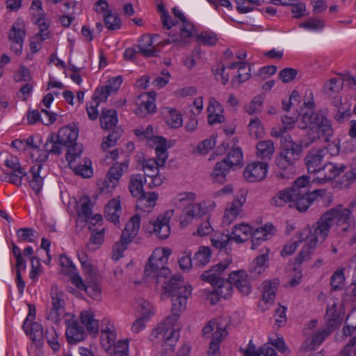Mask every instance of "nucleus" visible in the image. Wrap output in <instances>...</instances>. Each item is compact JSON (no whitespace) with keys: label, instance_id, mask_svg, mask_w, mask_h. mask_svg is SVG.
<instances>
[{"label":"nucleus","instance_id":"nucleus-18","mask_svg":"<svg viewBox=\"0 0 356 356\" xmlns=\"http://www.w3.org/2000/svg\"><path fill=\"white\" fill-rule=\"evenodd\" d=\"M309 232L311 233V235L309 236H307V238L309 241L308 243L302 247L300 252L296 259V263L297 264H301L304 261L308 260L316 248L317 243L318 241H321L320 235L316 234L314 230L312 232L311 231Z\"/></svg>","mask_w":356,"mask_h":356},{"label":"nucleus","instance_id":"nucleus-20","mask_svg":"<svg viewBox=\"0 0 356 356\" xmlns=\"http://www.w3.org/2000/svg\"><path fill=\"white\" fill-rule=\"evenodd\" d=\"M346 169V165L343 164L339 165L337 163H328L324 164L321 168L320 177L318 179L323 180L324 181H330L335 179L343 172Z\"/></svg>","mask_w":356,"mask_h":356},{"label":"nucleus","instance_id":"nucleus-16","mask_svg":"<svg viewBox=\"0 0 356 356\" xmlns=\"http://www.w3.org/2000/svg\"><path fill=\"white\" fill-rule=\"evenodd\" d=\"M232 285L243 295H248L251 291V283L248 275L245 270H238L229 274Z\"/></svg>","mask_w":356,"mask_h":356},{"label":"nucleus","instance_id":"nucleus-35","mask_svg":"<svg viewBox=\"0 0 356 356\" xmlns=\"http://www.w3.org/2000/svg\"><path fill=\"white\" fill-rule=\"evenodd\" d=\"M26 35L25 26L22 21L17 19L12 26L8 33V39L10 41H18L24 42Z\"/></svg>","mask_w":356,"mask_h":356},{"label":"nucleus","instance_id":"nucleus-46","mask_svg":"<svg viewBox=\"0 0 356 356\" xmlns=\"http://www.w3.org/2000/svg\"><path fill=\"white\" fill-rule=\"evenodd\" d=\"M73 170L76 175H79L83 178L91 177L93 171L91 168V161L86 160L84 164H79L74 167Z\"/></svg>","mask_w":356,"mask_h":356},{"label":"nucleus","instance_id":"nucleus-28","mask_svg":"<svg viewBox=\"0 0 356 356\" xmlns=\"http://www.w3.org/2000/svg\"><path fill=\"white\" fill-rule=\"evenodd\" d=\"M279 283L278 279L266 280L263 282L262 300L266 304H272L274 302Z\"/></svg>","mask_w":356,"mask_h":356},{"label":"nucleus","instance_id":"nucleus-10","mask_svg":"<svg viewBox=\"0 0 356 356\" xmlns=\"http://www.w3.org/2000/svg\"><path fill=\"white\" fill-rule=\"evenodd\" d=\"M246 194L245 191H241L240 194L236 195L233 201L227 204L222 220L223 225H229L241 214L243 206L246 201Z\"/></svg>","mask_w":356,"mask_h":356},{"label":"nucleus","instance_id":"nucleus-52","mask_svg":"<svg viewBox=\"0 0 356 356\" xmlns=\"http://www.w3.org/2000/svg\"><path fill=\"white\" fill-rule=\"evenodd\" d=\"M106 28L109 30H117L121 27V19L111 12L104 16V19Z\"/></svg>","mask_w":356,"mask_h":356},{"label":"nucleus","instance_id":"nucleus-27","mask_svg":"<svg viewBox=\"0 0 356 356\" xmlns=\"http://www.w3.org/2000/svg\"><path fill=\"white\" fill-rule=\"evenodd\" d=\"M293 200V192L290 188H286L279 191L270 200V204L273 207H282L289 204L291 207V202Z\"/></svg>","mask_w":356,"mask_h":356},{"label":"nucleus","instance_id":"nucleus-40","mask_svg":"<svg viewBox=\"0 0 356 356\" xmlns=\"http://www.w3.org/2000/svg\"><path fill=\"white\" fill-rule=\"evenodd\" d=\"M182 115L176 109L166 108L165 123L172 128H178L182 125Z\"/></svg>","mask_w":356,"mask_h":356},{"label":"nucleus","instance_id":"nucleus-42","mask_svg":"<svg viewBox=\"0 0 356 356\" xmlns=\"http://www.w3.org/2000/svg\"><path fill=\"white\" fill-rule=\"evenodd\" d=\"M26 334L30 335L31 339L35 343H40L44 338L42 327L37 322L29 323V331Z\"/></svg>","mask_w":356,"mask_h":356},{"label":"nucleus","instance_id":"nucleus-25","mask_svg":"<svg viewBox=\"0 0 356 356\" xmlns=\"http://www.w3.org/2000/svg\"><path fill=\"white\" fill-rule=\"evenodd\" d=\"M252 233V228L250 225L241 223L233 227L230 236L236 243H242L248 239Z\"/></svg>","mask_w":356,"mask_h":356},{"label":"nucleus","instance_id":"nucleus-55","mask_svg":"<svg viewBox=\"0 0 356 356\" xmlns=\"http://www.w3.org/2000/svg\"><path fill=\"white\" fill-rule=\"evenodd\" d=\"M325 318L327 326L331 328L337 326L341 321L340 314L337 313L333 309H327Z\"/></svg>","mask_w":356,"mask_h":356},{"label":"nucleus","instance_id":"nucleus-3","mask_svg":"<svg viewBox=\"0 0 356 356\" xmlns=\"http://www.w3.org/2000/svg\"><path fill=\"white\" fill-rule=\"evenodd\" d=\"M335 225L337 233L344 234L355 229L356 222L352 211L343 209L341 205L332 208L323 213L314 226V232L320 235L321 243L329 234L330 227Z\"/></svg>","mask_w":356,"mask_h":356},{"label":"nucleus","instance_id":"nucleus-7","mask_svg":"<svg viewBox=\"0 0 356 356\" xmlns=\"http://www.w3.org/2000/svg\"><path fill=\"white\" fill-rule=\"evenodd\" d=\"M231 260L226 259L213 266L209 270L204 271L202 275V280L211 284L221 298L227 299L233 292V285L229 277L222 279L220 275L229 266Z\"/></svg>","mask_w":356,"mask_h":356},{"label":"nucleus","instance_id":"nucleus-37","mask_svg":"<svg viewBox=\"0 0 356 356\" xmlns=\"http://www.w3.org/2000/svg\"><path fill=\"white\" fill-rule=\"evenodd\" d=\"M86 285L83 288V291L91 298L95 300L102 299V287L96 279L86 280Z\"/></svg>","mask_w":356,"mask_h":356},{"label":"nucleus","instance_id":"nucleus-61","mask_svg":"<svg viewBox=\"0 0 356 356\" xmlns=\"http://www.w3.org/2000/svg\"><path fill=\"white\" fill-rule=\"evenodd\" d=\"M111 95V94L107 87L106 86H102L96 88L92 95V99L99 102V103L100 102H106L107 97Z\"/></svg>","mask_w":356,"mask_h":356},{"label":"nucleus","instance_id":"nucleus-47","mask_svg":"<svg viewBox=\"0 0 356 356\" xmlns=\"http://www.w3.org/2000/svg\"><path fill=\"white\" fill-rule=\"evenodd\" d=\"M248 130L250 135L254 138H258L263 135L264 128L259 118H254L250 120Z\"/></svg>","mask_w":356,"mask_h":356},{"label":"nucleus","instance_id":"nucleus-63","mask_svg":"<svg viewBox=\"0 0 356 356\" xmlns=\"http://www.w3.org/2000/svg\"><path fill=\"white\" fill-rule=\"evenodd\" d=\"M79 215L88 220L92 216V205L89 198H86L81 203Z\"/></svg>","mask_w":356,"mask_h":356},{"label":"nucleus","instance_id":"nucleus-21","mask_svg":"<svg viewBox=\"0 0 356 356\" xmlns=\"http://www.w3.org/2000/svg\"><path fill=\"white\" fill-rule=\"evenodd\" d=\"M137 197L136 209L146 213L152 211L158 199V194L155 192L144 193Z\"/></svg>","mask_w":356,"mask_h":356},{"label":"nucleus","instance_id":"nucleus-51","mask_svg":"<svg viewBox=\"0 0 356 356\" xmlns=\"http://www.w3.org/2000/svg\"><path fill=\"white\" fill-rule=\"evenodd\" d=\"M230 241L232 239L229 234L216 235L211 239L212 246L220 250L225 248Z\"/></svg>","mask_w":356,"mask_h":356},{"label":"nucleus","instance_id":"nucleus-5","mask_svg":"<svg viewBox=\"0 0 356 356\" xmlns=\"http://www.w3.org/2000/svg\"><path fill=\"white\" fill-rule=\"evenodd\" d=\"M284 138L287 143L284 145L275 160L277 167L283 172L276 175L281 179H289L296 172L295 163L300 157L302 147V144L293 140L288 141L287 138H291L290 136L285 135Z\"/></svg>","mask_w":356,"mask_h":356},{"label":"nucleus","instance_id":"nucleus-59","mask_svg":"<svg viewBox=\"0 0 356 356\" xmlns=\"http://www.w3.org/2000/svg\"><path fill=\"white\" fill-rule=\"evenodd\" d=\"M298 72L296 70L286 67L280 72L279 77L284 83H288L293 81L296 76Z\"/></svg>","mask_w":356,"mask_h":356},{"label":"nucleus","instance_id":"nucleus-2","mask_svg":"<svg viewBox=\"0 0 356 356\" xmlns=\"http://www.w3.org/2000/svg\"><path fill=\"white\" fill-rule=\"evenodd\" d=\"M79 129L76 127L65 126L60 128L57 134L50 133L44 145L51 154L60 155L64 147L67 148L66 160L70 165L80 156L83 151L82 145L76 143Z\"/></svg>","mask_w":356,"mask_h":356},{"label":"nucleus","instance_id":"nucleus-26","mask_svg":"<svg viewBox=\"0 0 356 356\" xmlns=\"http://www.w3.org/2000/svg\"><path fill=\"white\" fill-rule=\"evenodd\" d=\"M154 145H156L155 152L156 154V159L155 160L157 163V165L163 167L168 159L167 140L163 137H155L154 139Z\"/></svg>","mask_w":356,"mask_h":356},{"label":"nucleus","instance_id":"nucleus-23","mask_svg":"<svg viewBox=\"0 0 356 356\" xmlns=\"http://www.w3.org/2000/svg\"><path fill=\"white\" fill-rule=\"evenodd\" d=\"M195 28L189 21L186 22V23H182V27L180 29L179 38L176 35L170 36V38L163 41V45L172 42H177L179 40L186 43L188 42V40L193 36Z\"/></svg>","mask_w":356,"mask_h":356},{"label":"nucleus","instance_id":"nucleus-62","mask_svg":"<svg viewBox=\"0 0 356 356\" xmlns=\"http://www.w3.org/2000/svg\"><path fill=\"white\" fill-rule=\"evenodd\" d=\"M286 307L281 305L275 310V323L279 327L284 326L286 323Z\"/></svg>","mask_w":356,"mask_h":356},{"label":"nucleus","instance_id":"nucleus-1","mask_svg":"<svg viewBox=\"0 0 356 356\" xmlns=\"http://www.w3.org/2000/svg\"><path fill=\"white\" fill-rule=\"evenodd\" d=\"M169 254L170 251L165 249L154 251L144 270L146 277L155 279L156 286H161L164 293L172 298V315L154 329L149 335L151 341L163 340L162 348L166 354L175 350L179 332L174 325L179 318V313L186 309L187 299L192 292L191 286L183 284L181 275L170 276V270L165 267Z\"/></svg>","mask_w":356,"mask_h":356},{"label":"nucleus","instance_id":"nucleus-39","mask_svg":"<svg viewBox=\"0 0 356 356\" xmlns=\"http://www.w3.org/2000/svg\"><path fill=\"white\" fill-rule=\"evenodd\" d=\"M146 98L147 99L142 101L136 109V114L140 118H145L147 114L155 112L156 110L154 99L148 96H146Z\"/></svg>","mask_w":356,"mask_h":356},{"label":"nucleus","instance_id":"nucleus-11","mask_svg":"<svg viewBox=\"0 0 356 356\" xmlns=\"http://www.w3.org/2000/svg\"><path fill=\"white\" fill-rule=\"evenodd\" d=\"M172 212V210L166 211L163 215H159L155 221L149 222V232L154 234L159 239H166L170 234L169 222Z\"/></svg>","mask_w":356,"mask_h":356},{"label":"nucleus","instance_id":"nucleus-49","mask_svg":"<svg viewBox=\"0 0 356 356\" xmlns=\"http://www.w3.org/2000/svg\"><path fill=\"white\" fill-rule=\"evenodd\" d=\"M6 177H8L10 183L19 186H21L22 179L26 175V172L25 170L22 168L15 170H11L10 172H6Z\"/></svg>","mask_w":356,"mask_h":356},{"label":"nucleus","instance_id":"nucleus-13","mask_svg":"<svg viewBox=\"0 0 356 356\" xmlns=\"http://www.w3.org/2000/svg\"><path fill=\"white\" fill-rule=\"evenodd\" d=\"M319 195V190L306 192L305 194L300 192L294 193L292 202H291V208H296L300 212L306 211L317 200Z\"/></svg>","mask_w":356,"mask_h":356},{"label":"nucleus","instance_id":"nucleus-8","mask_svg":"<svg viewBox=\"0 0 356 356\" xmlns=\"http://www.w3.org/2000/svg\"><path fill=\"white\" fill-rule=\"evenodd\" d=\"M140 217L138 214L132 216L122 230L120 240L113 248V259L118 260L123 256L124 251L127 249L133 239L138 234L140 228Z\"/></svg>","mask_w":356,"mask_h":356},{"label":"nucleus","instance_id":"nucleus-48","mask_svg":"<svg viewBox=\"0 0 356 356\" xmlns=\"http://www.w3.org/2000/svg\"><path fill=\"white\" fill-rule=\"evenodd\" d=\"M197 40L204 45L212 46L214 45L217 41V35L213 32L203 31L197 35Z\"/></svg>","mask_w":356,"mask_h":356},{"label":"nucleus","instance_id":"nucleus-30","mask_svg":"<svg viewBox=\"0 0 356 356\" xmlns=\"http://www.w3.org/2000/svg\"><path fill=\"white\" fill-rule=\"evenodd\" d=\"M147 179L143 175H132L130 177L129 184V188L131 195L136 197L145 193L143 191V184H147Z\"/></svg>","mask_w":356,"mask_h":356},{"label":"nucleus","instance_id":"nucleus-19","mask_svg":"<svg viewBox=\"0 0 356 356\" xmlns=\"http://www.w3.org/2000/svg\"><path fill=\"white\" fill-rule=\"evenodd\" d=\"M138 54L145 57H154L156 56V50L153 46V37L150 34L141 35L136 45Z\"/></svg>","mask_w":356,"mask_h":356},{"label":"nucleus","instance_id":"nucleus-58","mask_svg":"<svg viewBox=\"0 0 356 356\" xmlns=\"http://www.w3.org/2000/svg\"><path fill=\"white\" fill-rule=\"evenodd\" d=\"M250 67L248 66L246 62L240 63L238 71V73L235 76L239 83H243L248 80L250 76Z\"/></svg>","mask_w":356,"mask_h":356},{"label":"nucleus","instance_id":"nucleus-50","mask_svg":"<svg viewBox=\"0 0 356 356\" xmlns=\"http://www.w3.org/2000/svg\"><path fill=\"white\" fill-rule=\"evenodd\" d=\"M158 11L161 13V19L163 24V26L167 29H170L173 26L176 25V22L171 19L168 12L165 8L163 4H159L157 6Z\"/></svg>","mask_w":356,"mask_h":356},{"label":"nucleus","instance_id":"nucleus-14","mask_svg":"<svg viewBox=\"0 0 356 356\" xmlns=\"http://www.w3.org/2000/svg\"><path fill=\"white\" fill-rule=\"evenodd\" d=\"M268 164L254 162L249 164L244 170L243 177L247 181L257 182L263 180L267 175Z\"/></svg>","mask_w":356,"mask_h":356},{"label":"nucleus","instance_id":"nucleus-9","mask_svg":"<svg viewBox=\"0 0 356 356\" xmlns=\"http://www.w3.org/2000/svg\"><path fill=\"white\" fill-rule=\"evenodd\" d=\"M50 295L51 309L47 313L46 317L53 323H58L60 321V316L65 312V302L63 298V293L56 286H54L51 289Z\"/></svg>","mask_w":356,"mask_h":356},{"label":"nucleus","instance_id":"nucleus-22","mask_svg":"<svg viewBox=\"0 0 356 356\" xmlns=\"http://www.w3.org/2000/svg\"><path fill=\"white\" fill-rule=\"evenodd\" d=\"M207 111L209 113L208 122L210 124L221 123L225 120V117L222 114V107L214 97L210 98Z\"/></svg>","mask_w":356,"mask_h":356},{"label":"nucleus","instance_id":"nucleus-29","mask_svg":"<svg viewBox=\"0 0 356 356\" xmlns=\"http://www.w3.org/2000/svg\"><path fill=\"white\" fill-rule=\"evenodd\" d=\"M99 122L102 129L107 130L113 129L118 122L116 111L114 109H102Z\"/></svg>","mask_w":356,"mask_h":356},{"label":"nucleus","instance_id":"nucleus-36","mask_svg":"<svg viewBox=\"0 0 356 356\" xmlns=\"http://www.w3.org/2000/svg\"><path fill=\"white\" fill-rule=\"evenodd\" d=\"M211 250L209 247L201 246L193 257V266L195 267L204 266L208 264L211 259Z\"/></svg>","mask_w":356,"mask_h":356},{"label":"nucleus","instance_id":"nucleus-24","mask_svg":"<svg viewBox=\"0 0 356 356\" xmlns=\"http://www.w3.org/2000/svg\"><path fill=\"white\" fill-rule=\"evenodd\" d=\"M121 213L120 201L118 198L110 200L105 207L104 216L105 218L117 224L120 222L119 218Z\"/></svg>","mask_w":356,"mask_h":356},{"label":"nucleus","instance_id":"nucleus-15","mask_svg":"<svg viewBox=\"0 0 356 356\" xmlns=\"http://www.w3.org/2000/svg\"><path fill=\"white\" fill-rule=\"evenodd\" d=\"M325 155V150L323 149L310 150L305 158L307 171L310 173L321 172Z\"/></svg>","mask_w":356,"mask_h":356},{"label":"nucleus","instance_id":"nucleus-56","mask_svg":"<svg viewBox=\"0 0 356 356\" xmlns=\"http://www.w3.org/2000/svg\"><path fill=\"white\" fill-rule=\"evenodd\" d=\"M35 230L33 228L25 227L20 228L17 232V235L19 241L32 243L34 241Z\"/></svg>","mask_w":356,"mask_h":356},{"label":"nucleus","instance_id":"nucleus-6","mask_svg":"<svg viewBox=\"0 0 356 356\" xmlns=\"http://www.w3.org/2000/svg\"><path fill=\"white\" fill-rule=\"evenodd\" d=\"M81 324L76 320L66 322V338L69 343L76 344L83 341L86 337L84 326L87 331L94 335L99 332V322L95 319V314L91 311H83L80 315Z\"/></svg>","mask_w":356,"mask_h":356},{"label":"nucleus","instance_id":"nucleus-33","mask_svg":"<svg viewBox=\"0 0 356 356\" xmlns=\"http://www.w3.org/2000/svg\"><path fill=\"white\" fill-rule=\"evenodd\" d=\"M228 332L225 327H218V330L212 334V340L209 344L208 353L215 355L220 349V343L227 335Z\"/></svg>","mask_w":356,"mask_h":356},{"label":"nucleus","instance_id":"nucleus-32","mask_svg":"<svg viewBox=\"0 0 356 356\" xmlns=\"http://www.w3.org/2000/svg\"><path fill=\"white\" fill-rule=\"evenodd\" d=\"M268 260L267 253L261 254L256 258L250 269V275L252 278H257L266 270L268 267Z\"/></svg>","mask_w":356,"mask_h":356},{"label":"nucleus","instance_id":"nucleus-64","mask_svg":"<svg viewBox=\"0 0 356 356\" xmlns=\"http://www.w3.org/2000/svg\"><path fill=\"white\" fill-rule=\"evenodd\" d=\"M127 341H119L115 346L114 356H129Z\"/></svg>","mask_w":356,"mask_h":356},{"label":"nucleus","instance_id":"nucleus-43","mask_svg":"<svg viewBox=\"0 0 356 356\" xmlns=\"http://www.w3.org/2000/svg\"><path fill=\"white\" fill-rule=\"evenodd\" d=\"M309 177L307 175H303L300 177H298L294 182L293 184L289 187L293 192L297 193H303L305 194L306 192H310L309 187Z\"/></svg>","mask_w":356,"mask_h":356},{"label":"nucleus","instance_id":"nucleus-45","mask_svg":"<svg viewBox=\"0 0 356 356\" xmlns=\"http://www.w3.org/2000/svg\"><path fill=\"white\" fill-rule=\"evenodd\" d=\"M202 213V208L199 204H193L186 208L185 219L181 224L187 225L195 217L200 216Z\"/></svg>","mask_w":356,"mask_h":356},{"label":"nucleus","instance_id":"nucleus-12","mask_svg":"<svg viewBox=\"0 0 356 356\" xmlns=\"http://www.w3.org/2000/svg\"><path fill=\"white\" fill-rule=\"evenodd\" d=\"M26 140V149H30L31 159L38 163L44 162L48 159L51 152L47 151V148L40 149L42 144V136L39 134L30 136Z\"/></svg>","mask_w":356,"mask_h":356},{"label":"nucleus","instance_id":"nucleus-38","mask_svg":"<svg viewBox=\"0 0 356 356\" xmlns=\"http://www.w3.org/2000/svg\"><path fill=\"white\" fill-rule=\"evenodd\" d=\"M42 168L41 163H38L33 166L31 169L32 174V179L30 181L31 188L38 194L41 190L43 184V179L40 175V171Z\"/></svg>","mask_w":356,"mask_h":356},{"label":"nucleus","instance_id":"nucleus-57","mask_svg":"<svg viewBox=\"0 0 356 356\" xmlns=\"http://www.w3.org/2000/svg\"><path fill=\"white\" fill-rule=\"evenodd\" d=\"M179 264L183 270L188 271L193 265V258H191V253L183 252L179 259Z\"/></svg>","mask_w":356,"mask_h":356},{"label":"nucleus","instance_id":"nucleus-44","mask_svg":"<svg viewBox=\"0 0 356 356\" xmlns=\"http://www.w3.org/2000/svg\"><path fill=\"white\" fill-rule=\"evenodd\" d=\"M44 338L47 339L49 346L54 352L60 350V346L58 341V335L54 327H51L46 329Z\"/></svg>","mask_w":356,"mask_h":356},{"label":"nucleus","instance_id":"nucleus-53","mask_svg":"<svg viewBox=\"0 0 356 356\" xmlns=\"http://www.w3.org/2000/svg\"><path fill=\"white\" fill-rule=\"evenodd\" d=\"M344 280L343 270H337L335 271L330 278V284L332 289L334 291L341 289Z\"/></svg>","mask_w":356,"mask_h":356},{"label":"nucleus","instance_id":"nucleus-4","mask_svg":"<svg viewBox=\"0 0 356 356\" xmlns=\"http://www.w3.org/2000/svg\"><path fill=\"white\" fill-rule=\"evenodd\" d=\"M302 120L304 122L309 124L307 134L309 141L305 142V146L310 145L318 139L326 143L330 141L334 130L331 121L322 112H306L302 115Z\"/></svg>","mask_w":356,"mask_h":356},{"label":"nucleus","instance_id":"nucleus-41","mask_svg":"<svg viewBox=\"0 0 356 356\" xmlns=\"http://www.w3.org/2000/svg\"><path fill=\"white\" fill-rule=\"evenodd\" d=\"M242 160L243 154L241 149L240 148H235L231 150L222 161H225L229 168L232 169L234 167L240 165Z\"/></svg>","mask_w":356,"mask_h":356},{"label":"nucleus","instance_id":"nucleus-54","mask_svg":"<svg viewBox=\"0 0 356 356\" xmlns=\"http://www.w3.org/2000/svg\"><path fill=\"white\" fill-rule=\"evenodd\" d=\"M134 134L136 136L147 139L153 143L154 138L159 137V136L154 135L153 127L152 125H148L146 128L140 127L136 129H134Z\"/></svg>","mask_w":356,"mask_h":356},{"label":"nucleus","instance_id":"nucleus-60","mask_svg":"<svg viewBox=\"0 0 356 356\" xmlns=\"http://www.w3.org/2000/svg\"><path fill=\"white\" fill-rule=\"evenodd\" d=\"M323 26V22L314 18H310L300 24V27H302L308 30H320L322 29Z\"/></svg>","mask_w":356,"mask_h":356},{"label":"nucleus","instance_id":"nucleus-17","mask_svg":"<svg viewBox=\"0 0 356 356\" xmlns=\"http://www.w3.org/2000/svg\"><path fill=\"white\" fill-rule=\"evenodd\" d=\"M127 170V163H115L107 173L104 181L105 186L107 188H115L118 185L120 178Z\"/></svg>","mask_w":356,"mask_h":356},{"label":"nucleus","instance_id":"nucleus-34","mask_svg":"<svg viewBox=\"0 0 356 356\" xmlns=\"http://www.w3.org/2000/svg\"><path fill=\"white\" fill-rule=\"evenodd\" d=\"M257 156L263 160H270L274 153L275 147L273 141L261 140L256 146Z\"/></svg>","mask_w":356,"mask_h":356},{"label":"nucleus","instance_id":"nucleus-31","mask_svg":"<svg viewBox=\"0 0 356 356\" xmlns=\"http://www.w3.org/2000/svg\"><path fill=\"white\" fill-rule=\"evenodd\" d=\"M229 165L225 161L217 162L211 172V177L214 182L223 184L226 181V177L230 171Z\"/></svg>","mask_w":356,"mask_h":356}]
</instances>
